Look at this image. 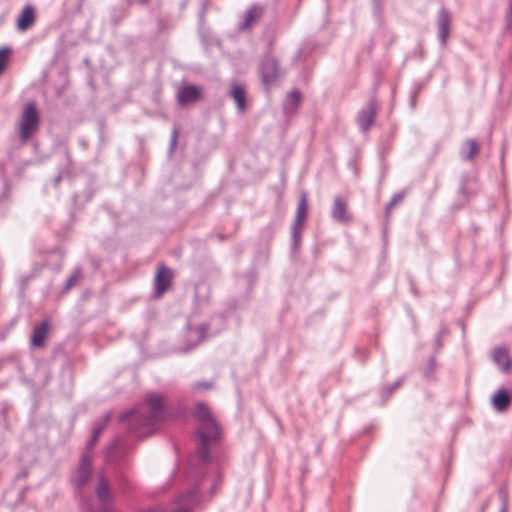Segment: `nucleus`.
<instances>
[{"label":"nucleus","mask_w":512,"mask_h":512,"mask_svg":"<svg viewBox=\"0 0 512 512\" xmlns=\"http://www.w3.org/2000/svg\"><path fill=\"white\" fill-rule=\"evenodd\" d=\"M221 432L214 418H200L197 431L198 455L203 461L209 459V448L220 438Z\"/></svg>","instance_id":"obj_1"},{"label":"nucleus","mask_w":512,"mask_h":512,"mask_svg":"<svg viewBox=\"0 0 512 512\" xmlns=\"http://www.w3.org/2000/svg\"><path fill=\"white\" fill-rule=\"evenodd\" d=\"M39 123L40 118L36 105L33 102L27 103L19 119V134L22 143H26L36 133Z\"/></svg>","instance_id":"obj_2"},{"label":"nucleus","mask_w":512,"mask_h":512,"mask_svg":"<svg viewBox=\"0 0 512 512\" xmlns=\"http://www.w3.org/2000/svg\"><path fill=\"white\" fill-rule=\"evenodd\" d=\"M173 272L165 265H159L155 278L154 287L157 296H161L171 287Z\"/></svg>","instance_id":"obj_3"},{"label":"nucleus","mask_w":512,"mask_h":512,"mask_svg":"<svg viewBox=\"0 0 512 512\" xmlns=\"http://www.w3.org/2000/svg\"><path fill=\"white\" fill-rule=\"evenodd\" d=\"M129 420V426H136V434L140 437L147 436L153 432L162 418H122Z\"/></svg>","instance_id":"obj_4"},{"label":"nucleus","mask_w":512,"mask_h":512,"mask_svg":"<svg viewBox=\"0 0 512 512\" xmlns=\"http://www.w3.org/2000/svg\"><path fill=\"white\" fill-rule=\"evenodd\" d=\"M308 212V202L306 193H302L298 202L295 220L293 224V236L298 241L299 233L302 230Z\"/></svg>","instance_id":"obj_5"},{"label":"nucleus","mask_w":512,"mask_h":512,"mask_svg":"<svg viewBox=\"0 0 512 512\" xmlns=\"http://www.w3.org/2000/svg\"><path fill=\"white\" fill-rule=\"evenodd\" d=\"M144 404L152 413L162 414L167 412V399L162 394L149 392L144 397Z\"/></svg>","instance_id":"obj_6"},{"label":"nucleus","mask_w":512,"mask_h":512,"mask_svg":"<svg viewBox=\"0 0 512 512\" xmlns=\"http://www.w3.org/2000/svg\"><path fill=\"white\" fill-rule=\"evenodd\" d=\"M201 98V89L195 85H185L179 88L177 100L180 105L195 103Z\"/></svg>","instance_id":"obj_7"},{"label":"nucleus","mask_w":512,"mask_h":512,"mask_svg":"<svg viewBox=\"0 0 512 512\" xmlns=\"http://www.w3.org/2000/svg\"><path fill=\"white\" fill-rule=\"evenodd\" d=\"M492 360L505 373L512 369V359L506 347H496L492 351Z\"/></svg>","instance_id":"obj_8"},{"label":"nucleus","mask_w":512,"mask_h":512,"mask_svg":"<svg viewBox=\"0 0 512 512\" xmlns=\"http://www.w3.org/2000/svg\"><path fill=\"white\" fill-rule=\"evenodd\" d=\"M277 62L273 58H265L261 66L262 81L266 86L274 83L278 77Z\"/></svg>","instance_id":"obj_9"},{"label":"nucleus","mask_w":512,"mask_h":512,"mask_svg":"<svg viewBox=\"0 0 512 512\" xmlns=\"http://www.w3.org/2000/svg\"><path fill=\"white\" fill-rule=\"evenodd\" d=\"M35 21V9L32 6L27 5L23 8L17 19V28L19 31H26L34 25Z\"/></svg>","instance_id":"obj_10"},{"label":"nucleus","mask_w":512,"mask_h":512,"mask_svg":"<svg viewBox=\"0 0 512 512\" xmlns=\"http://www.w3.org/2000/svg\"><path fill=\"white\" fill-rule=\"evenodd\" d=\"M377 106L374 102L369 103V105L360 112L358 116V124L362 130H368L376 117Z\"/></svg>","instance_id":"obj_11"},{"label":"nucleus","mask_w":512,"mask_h":512,"mask_svg":"<svg viewBox=\"0 0 512 512\" xmlns=\"http://www.w3.org/2000/svg\"><path fill=\"white\" fill-rule=\"evenodd\" d=\"M450 24L451 19L450 15L447 11L443 10L440 13L439 21H438V29H439V38L443 46L447 44L449 35H450Z\"/></svg>","instance_id":"obj_12"},{"label":"nucleus","mask_w":512,"mask_h":512,"mask_svg":"<svg viewBox=\"0 0 512 512\" xmlns=\"http://www.w3.org/2000/svg\"><path fill=\"white\" fill-rule=\"evenodd\" d=\"M332 216L335 220L344 223L349 222L351 220V215L347 211V203L344 200L340 198H336L334 200Z\"/></svg>","instance_id":"obj_13"},{"label":"nucleus","mask_w":512,"mask_h":512,"mask_svg":"<svg viewBox=\"0 0 512 512\" xmlns=\"http://www.w3.org/2000/svg\"><path fill=\"white\" fill-rule=\"evenodd\" d=\"M49 331V322L44 321L36 326L31 336V345L34 347H42Z\"/></svg>","instance_id":"obj_14"},{"label":"nucleus","mask_w":512,"mask_h":512,"mask_svg":"<svg viewBox=\"0 0 512 512\" xmlns=\"http://www.w3.org/2000/svg\"><path fill=\"white\" fill-rule=\"evenodd\" d=\"M231 96L235 101L239 111L243 112L246 108V89L239 84H233L231 89Z\"/></svg>","instance_id":"obj_15"},{"label":"nucleus","mask_w":512,"mask_h":512,"mask_svg":"<svg viewBox=\"0 0 512 512\" xmlns=\"http://www.w3.org/2000/svg\"><path fill=\"white\" fill-rule=\"evenodd\" d=\"M301 93L297 90L292 91L286 98L284 104V110L287 114H293L296 112L298 106L301 103Z\"/></svg>","instance_id":"obj_16"},{"label":"nucleus","mask_w":512,"mask_h":512,"mask_svg":"<svg viewBox=\"0 0 512 512\" xmlns=\"http://www.w3.org/2000/svg\"><path fill=\"white\" fill-rule=\"evenodd\" d=\"M492 402L498 412H503L510 404V397L505 391H499L496 393Z\"/></svg>","instance_id":"obj_17"},{"label":"nucleus","mask_w":512,"mask_h":512,"mask_svg":"<svg viewBox=\"0 0 512 512\" xmlns=\"http://www.w3.org/2000/svg\"><path fill=\"white\" fill-rule=\"evenodd\" d=\"M90 459L84 455L81 459L79 467V482L83 484L89 475Z\"/></svg>","instance_id":"obj_18"},{"label":"nucleus","mask_w":512,"mask_h":512,"mask_svg":"<svg viewBox=\"0 0 512 512\" xmlns=\"http://www.w3.org/2000/svg\"><path fill=\"white\" fill-rule=\"evenodd\" d=\"M465 147L467 149L465 158L466 159H472L474 156H476L480 150L479 144L476 140L469 139L465 143Z\"/></svg>","instance_id":"obj_19"},{"label":"nucleus","mask_w":512,"mask_h":512,"mask_svg":"<svg viewBox=\"0 0 512 512\" xmlns=\"http://www.w3.org/2000/svg\"><path fill=\"white\" fill-rule=\"evenodd\" d=\"M12 51L8 47L0 48V75L6 70Z\"/></svg>","instance_id":"obj_20"},{"label":"nucleus","mask_w":512,"mask_h":512,"mask_svg":"<svg viewBox=\"0 0 512 512\" xmlns=\"http://www.w3.org/2000/svg\"><path fill=\"white\" fill-rule=\"evenodd\" d=\"M97 496L102 502H106L110 498L107 484L103 478L100 479V483L97 488Z\"/></svg>","instance_id":"obj_21"},{"label":"nucleus","mask_w":512,"mask_h":512,"mask_svg":"<svg viewBox=\"0 0 512 512\" xmlns=\"http://www.w3.org/2000/svg\"><path fill=\"white\" fill-rule=\"evenodd\" d=\"M81 278H82L81 271H79V270L74 271L73 274L67 280L66 288L67 289L72 288L74 285H76L80 281Z\"/></svg>","instance_id":"obj_22"},{"label":"nucleus","mask_w":512,"mask_h":512,"mask_svg":"<svg viewBox=\"0 0 512 512\" xmlns=\"http://www.w3.org/2000/svg\"><path fill=\"white\" fill-rule=\"evenodd\" d=\"M261 14V10L258 8L250 9L246 14V26H249L255 19H257Z\"/></svg>","instance_id":"obj_23"},{"label":"nucleus","mask_w":512,"mask_h":512,"mask_svg":"<svg viewBox=\"0 0 512 512\" xmlns=\"http://www.w3.org/2000/svg\"><path fill=\"white\" fill-rule=\"evenodd\" d=\"M196 408H197L196 416H210V414H211L210 408L206 404L199 403Z\"/></svg>","instance_id":"obj_24"},{"label":"nucleus","mask_w":512,"mask_h":512,"mask_svg":"<svg viewBox=\"0 0 512 512\" xmlns=\"http://www.w3.org/2000/svg\"><path fill=\"white\" fill-rule=\"evenodd\" d=\"M101 433V429H96L94 432H93V435H92V439L91 441L89 442V445L92 446L94 445V443L96 442L97 438L99 437Z\"/></svg>","instance_id":"obj_25"},{"label":"nucleus","mask_w":512,"mask_h":512,"mask_svg":"<svg viewBox=\"0 0 512 512\" xmlns=\"http://www.w3.org/2000/svg\"><path fill=\"white\" fill-rule=\"evenodd\" d=\"M148 1H149V0H144L143 2H144V3H148Z\"/></svg>","instance_id":"obj_26"}]
</instances>
